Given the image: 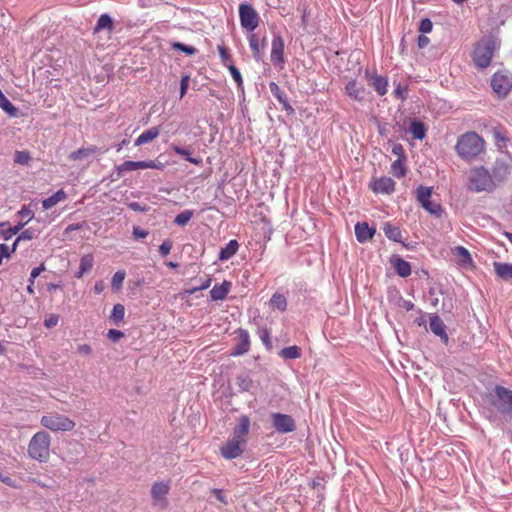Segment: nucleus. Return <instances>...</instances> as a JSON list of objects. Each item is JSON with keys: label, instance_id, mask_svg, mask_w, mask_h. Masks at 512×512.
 I'll use <instances>...</instances> for the list:
<instances>
[{"label": "nucleus", "instance_id": "nucleus-1", "mask_svg": "<svg viewBox=\"0 0 512 512\" xmlns=\"http://www.w3.org/2000/svg\"><path fill=\"white\" fill-rule=\"evenodd\" d=\"M484 147V140L476 132H466L458 137L455 149L461 159L470 161L480 155Z\"/></svg>", "mask_w": 512, "mask_h": 512}, {"label": "nucleus", "instance_id": "nucleus-2", "mask_svg": "<svg viewBox=\"0 0 512 512\" xmlns=\"http://www.w3.org/2000/svg\"><path fill=\"white\" fill-rule=\"evenodd\" d=\"M51 437L46 431L36 432L28 443L29 457L40 463H46L50 458Z\"/></svg>", "mask_w": 512, "mask_h": 512}, {"label": "nucleus", "instance_id": "nucleus-3", "mask_svg": "<svg viewBox=\"0 0 512 512\" xmlns=\"http://www.w3.org/2000/svg\"><path fill=\"white\" fill-rule=\"evenodd\" d=\"M468 190L473 192H492L496 185L491 177V173L484 166L474 167L470 170L468 176Z\"/></svg>", "mask_w": 512, "mask_h": 512}, {"label": "nucleus", "instance_id": "nucleus-4", "mask_svg": "<svg viewBox=\"0 0 512 512\" xmlns=\"http://www.w3.org/2000/svg\"><path fill=\"white\" fill-rule=\"evenodd\" d=\"M498 46L497 39L491 35L482 38L473 52V61L476 67L483 69L490 65L494 52Z\"/></svg>", "mask_w": 512, "mask_h": 512}, {"label": "nucleus", "instance_id": "nucleus-5", "mask_svg": "<svg viewBox=\"0 0 512 512\" xmlns=\"http://www.w3.org/2000/svg\"><path fill=\"white\" fill-rule=\"evenodd\" d=\"M490 404L503 416L512 418V390L497 385L489 395Z\"/></svg>", "mask_w": 512, "mask_h": 512}, {"label": "nucleus", "instance_id": "nucleus-6", "mask_svg": "<svg viewBox=\"0 0 512 512\" xmlns=\"http://www.w3.org/2000/svg\"><path fill=\"white\" fill-rule=\"evenodd\" d=\"M41 425L52 432H67L75 427V422L69 417L57 412H50L41 417Z\"/></svg>", "mask_w": 512, "mask_h": 512}, {"label": "nucleus", "instance_id": "nucleus-7", "mask_svg": "<svg viewBox=\"0 0 512 512\" xmlns=\"http://www.w3.org/2000/svg\"><path fill=\"white\" fill-rule=\"evenodd\" d=\"M432 188L420 186L416 191L417 200L421 206L430 214L440 217L442 214V207L439 203L431 201Z\"/></svg>", "mask_w": 512, "mask_h": 512}, {"label": "nucleus", "instance_id": "nucleus-8", "mask_svg": "<svg viewBox=\"0 0 512 512\" xmlns=\"http://www.w3.org/2000/svg\"><path fill=\"white\" fill-rule=\"evenodd\" d=\"M239 16L241 26L246 30L253 32L258 27L259 15L250 4H240Z\"/></svg>", "mask_w": 512, "mask_h": 512}, {"label": "nucleus", "instance_id": "nucleus-9", "mask_svg": "<svg viewBox=\"0 0 512 512\" xmlns=\"http://www.w3.org/2000/svg\"><path fill=\"white\" fill-rule=\"evenodd\" d=\"M511 169V159L508 157L497 158L492 166L491 177L494 180L496 187L504 182Z\"/></svg>", "mask_w": 512, "mask_h": 512}, {"label": "nucleus", "instance_id": "nucleus-10", "mask_svg": "<svg viewBox=\"0 0 512 512\" xmlns=\"http://www.w3.org/2000/svg\"><path fill=\"white\" fill-rule=\"evenodd\" d=\"M491 87L499 98H505L512 88V77L508 74L497 72L491 79Z\"/></svg>", "mask_w": 512, "mask_h": 512}, {"label": "nucleus", "instance_id": "nucleus-11", "mask_svg": "<svg viewBox=\"0 0 512 512\" xmlns=\"http://www.w3.org/2000/svg\"><path fill=\"white\" fill-rule=\"evenodd\" d=\"M272 425L274 429L281 434L293 432L296 429L295 420L288 414L271 413Z\"/></svg>", "mask_w": 512, "mask_h": 512}, {"label": "nucleus", "instance_id": "nucleus-12", "mask_svg": "<svg viewBox=\"0 0 512 512\" xmlns=\"http://www.w3.org/2000/svg\"><path fill=\"white\" fill-rule=\"evenodd\" d=\"M284 39L281 35L275 34L271 43L270 60L275 67L283 68L285 64L284 57Z\"/></svg>", "mask_w": 512, "mask_h": 512}, {"label": "nucleus", "instance_id": "nucleus-13", "mask_svg": "<svg viewBox=\"0 0 512 512\" xmlns=\"http://www.w3.org/2000/svg\"><path fill=\"white\" fill-rule=\"evenodd\" d=\"M244 446V443L231 438L221 446L220 453L225 459L232 460L239 457L243 453Z\"/></svg>", "mask_w": 512, "mask_h": 512}, {"label": "nucleus", "instance_id": "nucleus-14", "mask_svg": "<svg viewBox=\"0 0 512 512\" xmlns=\"http://www.w3.org/2000/svg\"><path fill=\"white\" fill-rule=\"evenodd\" d=\"M169 489L170 487L168 483L156 482L153 484L151 488V496L155 505H159L163 508L167 506L166 495L168 494Z\"/></svg>", "mask_w": 512, "mask_h": 512}, {"label": "nucleus", "instance_id": "nucleus-15", "mask_svg": "<svg viewBox=\"0 0 512 512\" xmlns=\"http://www.w3.org/2000/svg\"><path fill=\"white\" fill-rule=\"evenodd\" d=\"M250 424L251 423L249 417L247 415H241L238 419V424L233 429L232 438L246 444V436L249 433Z\"/></svg>", "mask_w": 512, "mask_h": 512}, {"label": "nucleus", "instance_id": "nucleus-16", "mask_svg": "<svg viewBox=\"0 0 512 512\" xmlns=\"http://www.w3.org/2000/svg\"><path fill=\"white\" fill-rule=\"evenodd\" d=\"M370 188L375 193L390 194L395 189V182L390 177H380L370 183Z\"/></svg>", "mask_w": 512, "mask_h": 512}, {"label": "nucleus", "instance_id": "nucleus-17", "mask_svg": "<svg viewBox=\"0 0 512 512\" xmlns=\"http://www.w3.org/2000/svg\"><path fill=\"white\" fill-rule=\"evenodd\" d=\"M249 46L252 51L253 58L260 62L264 55V49L266 46V37L260 39L257 34L252 33L249 36Z\"/></svg>", "mask_w": 512, "mask_h": 512}, {"label": "nucleus", "instance_id": "nucleus-18", "mask_svg": "<svg viewBox=\"0 0 512 512\" xmlns=\"http://www.w3.org/2000/svg\"><path fill=\"white\" fill-rule=\"evenodd\" d=\"M238 342L234 346L231 355L240 356L247 353L250 349V336L247 330L238 329Z\"/></svg>", "mask_w": 512, "mask_h": 512}, {"label": "nucleus", "instance_id": "nucleus-19", "mask_svg": "<svg viewBox=\"0 0 512 512\" xmlns=\"http://www.w3.org/2000/svg\"><path fill=\"white\" fill-rule=\"evenodd\" d=\"M429 326L430 330L436 336H439L441 341L447 345L449 342V337L448 334L446 333V325L444 324L443 320L438 315L433 314L430 317Z\"/></svg>", "mask_w": 512, "mask_h": 512}, {"label": "nucleus", "instance_id": "nucleus-20", "mask_svg": "<svg viewBox=\"0 0 512 512\" xmlns=\"http://www.w3.org/2000/svg\"><path fill=\"white\" fill-rule=\"evenodd\" d=\"M375 233L376 229L369 227L366 222H358L355 225V236L357 241L360 243H365L372 239Z\"/></svg>", "mask_w": 512, "mask_h": 512}, {"label": "nucleus", "instance_id": "nucleus-21", "mask_svg": "<svg viewBox=\"0 0 512 512\" xmlns=\"http://www.w3.org/2000/svg\"><path fill=\"white\" fill-rule=\"evenodd\" d=\"M346 94L355 101L364 100L365 89L362 85L358 84L355 80L349 81L345 86Z\"/></svg>", "mask_w": 512, "mask_h": 512}, {"label": "nucleus", "instance_id": "nucleus-22", "mask_svg": "<svg viewBox=\"0 0 512 512\" xmlns=\"http://www.w3.org/2000/svg\"><path fill=\"white\" fill-rule=\"evenodd\" d=\"M391 263L399 276L405 278L411 274V265L403 258L396 256L392 258Z\"/></svg>", "mask_w": 512, "mask_h": 512}, {"label": "nucleus", "instance_id": "nucleus-23", "mask_svg": "<svg viewBox=\"0 0 512 512\" xmlns=\"http://www.w3.org/2000/svg\"><path fill=\"white\" fill-rule=\"evenodd\" d=\"M231 285V282L226 280L220 285H215L210 291L212 300H224L231 289Z\"/></svg>", "mask_w": 512, "mask_h": 512}, {"label": "nucleus", "instance_id": "nucleus-24", "mask_svg": "<svg viewBox=\"0 0 512 512\" xmlns=\"http://www.w3.org/2000/svg\"><path fill=\"white\" fill-rule=\"evenodd\" d=\"M494 270L496 275L507 281L512 279V264L511 263H503V262H494L493 263Z\"/></svg>", "mask_w": 512, "mask_h": 512}, {"label": "nucleus", "instance_id": "nucleus-25", "mask_svg": "<svg viewBox=\"0 0 512 512\" xmlns=\"http://www.w3.org/2000/svg\"><path fill=\"white\" fill-rule=\"evenodd\" d=\"M160 133V129L158 127H152L148 130H145L136 140L135 146H141L146 143H149L156 139Z\"/></svg>", "mask_w": 512, "mask_h": 512}, {"label": "nucleus", "instance_id": "nucleus-26", "mask_svg": "<svg viewBox=\"0 0 512 512\" xmlns=\"http://www.w3.org/2000/svg\"><path fill=\"white\" fill-rule=\"evenodd\" d=\"M385 236L394 242H402V233L398 226L386 222L383 226Z\"/></svg>", "mask_w": 512, "mask_h": 512}, {"label": "nucleus", "instance_id": "nucleus-27", "mask_svg": "<svg viewBox=\"0 0 512 512\" xmlns=\"http://www.w3.org/2000/svg\"><path fill=\"white\" fill-rule=\"evenodd\" d=\"M369 85L372 86L379 95L383 96L387 92L388 81L385 77L374 75L370 78Z\"/></svg>", "mask_w": 512, "mask_h": 512}, {"label": "nucleus", "instance_id": "nucleus-28", "mask_svg": "<svg viewBox=\"0 0 512 512\" xmlns=\"http://www.w3.org/2000/svg\"><path fill=\"white\" fill-rule=\"evenodd\" d=\"M239 244L236 240H230L224 248L220 250L219 259L228 260L232 258L238 251Z\"/></svg>", "mask_w": 512, "mask_h": 512}, {"label": "nucleus", "instance_id": "nucleus-29", "mask_svg": "<svg viewBox=\"0 0 512 512\" xmlns=\"http://www.w3.org/2000/svg\"><path fill=\"white\" fill-rule=\"evenodd\" d=\"M66 197H67L66 193L62 189H60L57 192H55L53 195H51L50 197L44 199L42 201V206L46 210L51 209L56 204H58L60 201L65 200Z\"/></svg>", "mask_w": 512, "mask_h": 512}, {"label": "nucleus", "instance_id": "nucleus-30", "mask_svg": "<svg viewBox=\"0 0 512 512\" xmlns=\"http://www.w3.org/2000/svg\"><path fill=\"white\" fill-rule=\"evenodd\" d=\"M171 149L178 155L184 156L187 161L194 165H201L202 159L200 157H191V150L189 148H183L178 145H172Z\"/></svg>", "mask_w": 512, "mask_h": 512}, {"label": "nucleus", "instance_id": "nucleus-31", "mask_svg": "<svg viewBox=\"0 0 512 512\" xmlns=\"http://www.w3.org/2000/svg\"><path fill=\"white\" fill-rule=\"evenodd\" d=\"M114 28L113 20L108 14H102L97 20L96 26L94 27V33L101 30H108L111 32Z\"/></svg>", "mask_w": 512, "mask_h": 512}, {"label": "nucleus", "instance_id": "nucleus-32", "mask_svg": "<svg viewBox=\"0 0 512 512\" xmlns=\"http://www.w3.org/2000/svg\"><path fill=\"white\" fill-rule=\"evenodd\" d=\"M236 384L240 392H248L253 387V380L248 373H241L236 378Z\"/></svg>", "mask_w": 512, "mask_h": 512}, {"label": "nucleus", "instance_id": "nucleus-33", "mask_svg": "<svg viewBox=\"0 0 512 512\" xmlns=\"http://www.w3.org/2000/svg\"><path fill=\"white\" fill-rule=\"evenodd\" d=\"M26 223H19L14 227L5 228L6 223H0V236L5 240L11 239L14 235L18 234Z\"/></svg>", "mask_w": 512, "mask_h": 512}, {"label": "nucleus", "instance_id": "nucleus-34", "mask_svg": "<svg viewBox=\"0 0 512 512\" xmlns=\"http://www.w3.org/2000/svg\"><path fill=\"white\" fill-rule=\"evenodd\" d=\"M94 264V258L91 254L84 255L80 260L79 271L76 273L77 278H81L84 273L90 271Z\"/></svg>", "mask_w": 512, "mask_h": 512}, {"label": "nucleus", "instance_id": "nucleus-35", "mask_svg": "<svg viewBox=\"0 0 512 512\" xmlns=\"http://www.w3.org/2000/svg\"><path fill=\"white\" fill-rule=\"evenodd\" d=\"M410 132L415 139L422 140L425 138L426 128L422 122L414 120L411 122Z\"/></svg>", "mask_w": 512, "mask_h": 512}, {"label": "nucleus", "instance_id": "nucleus-36", "mask_svg": "<svg viewBox=\"0 0 512 512\" xmlns=\"http://www.w3.org/2000/svg\"><path fill=\"white\" fill-rule=\"evenodd\" d=\"M279 355L286 360L297 359L301 357V349L296 345L285 347L279 352Z\"/></svg>", "mask_w": 512, "mask_h": 512}, {"label": "nucleus", "instance_id": "nucleus-37", "mask_svg": "<svg viewBox=\"0 0 512 512\" xmlns=\"http://www.w3.org/2000/svg\"><path fill=\"white\" fill-rule=\"evenodd\" d=\"M270 304L280 311H285L287 308V299L283 294L276 292L272 295Z\"/></svg>", "mask_w": 512, "mask_h": 512}, {"label": "nucleus", "instance_id": "nucleus-38", "mask_svg": "<svg viewBox=\"0 0 512 512\" xmlns=\"http://www.w3.org/2000/svg\"><path fill=\"white\" fill-rule=\"evenodd\" d=\"M124 315H125V307L122 304L118 303V304L114 305V307L112 309V312H111V315H110V319L115 324H118L121 321H123Z\"/></svg>", "mask_w": 512, "mask_h": 512}, {"label": "nucleus", "instance_id": "nucleus-39", "mask_svg": "<svg viewBox=\"0 0 512 512\" xmlns=\"http://www.w3.org/2000/svg\"><path fill=\"white\" fill-rule=\"evenodd\" d=\"M125 276L126 272L124 270H119L113 275L111 280V287L113 290L118 291L122 288Z\"/></svg>", "mask_w": 512, "mask_h": 512}, {"label": "nucleus", "instance_id": "nucleus-40", "mask_svg": "<svg viewBox=\"0 0 512 512\" xmlns=\"http://www.w3.org/2000/svg\"><path fill=\"white\" fill-rule=\"evenodd\" d=\"M391 172L397 178H401L405 175L406 169L404 166V162L400 158L392 163Z\"/></svg>", "mask_w": 512, "mask_h": 512}, {"label": "nucleus", "instance_id": "nucleus-41", "mask_svg": "<svg viewBox=\"0 0 512 512\" xmlns=\"http://www.w3.org/2000/svg\"><path fill=\"white\" fill-rule=\"evenodd\" d=\"M192 217V210H184L175 217L174 223L179 226H185L191 220Z\"/></svg>", "mask_w": 512, "mask_h": 512}, {"label": "nucleus", "instance_id": "nucleus-42", "mask_svg": "<svg viewBox=\"0 0 512 512\" xmlns=\"http://www.w3.org/2000/svg\"><path fill=\"white\" fill-rule=\"evenodd\" d=\"M269 90L271 94L279 101V102H285V99L287 98V95L285 92L281 90V88L275 83L271 82L269 83Z\"/></svg>", "mask_w": 512, "mask_h": 512}, {"label": "nucleus", "instance_id": "nucleus-43", "mask_svg": "<svg viewBox=\"0 0 512 512\" xmlns=\"http://www.w3.org/2000/svg\"><path fill=\"white\" fill-rule=\"evenodd\" d=\"M171 47L174 50L181 51V52L185 53L186 55H194L197 52V49L195 47L185 45L181 42H173L171 44Z\"/></svg>", "mask_w": 512, "mask_h": 512}, {"label": "nucleus", "instance_id": "nucleus-44", "mask_svg": "<svg viewBox=\"0 0 512 512\" xmlns=\"http://www.w3.org/2000/svg\"><path fill=\"white\" fill-rule=\"evenodd\" d=\"M94 151H95V148H88V149L81 148V149H78V150L72 152L70 155V158L72 160H80L84 157L89 156Z\"/></svg>", "mask_w": 512, "mask_h": 512}, {"label": "nucleus", "instance_id": "nucleus-45", "mask_svg": "<svg viewBox=\"0 0 512 512\" xmlns=\"http://www.w3.org/2000/svg\"><path fill=\"white\" fill-rule=\"evenodd\" d=\"M455 253L457 256L460 257V259L463 263H469L472 261L469 251L466 248H464L463 246H457L455 248Z\"/></svg>", "mask_w": 512, "mask_h": 512}, {"label": "nucleus", "instance_id": "nucleus-46", "mask_svg": "<svg viewBox=\"0 0 512 512\" xmlns=\"http://www.w3.org/2000/svg\"><path fill=\"white\" fill-rule=\"evenodd\" d=\"M31 157L29 152L27 151H17L15 153L14 161L21 165H27L30 161Z\"/></svg>", "mask_w": 512, "mask_h": 512}, {"label": "nucleus", "instance_id": "nucleus-47", "mask_svg": "<svg viewBox=\"0 0 512 512\" xmlns=\"http://www.w3.org/2000/svg\"><path fill=\"white\" fill-rule=\"evenodd\" d=\"M132 170H136L135 161H125L117 167V171L119 174Z\"/></svg>", "mask_w": 512, "mask_h": 512}, {"label": "nucleus", "instance_id": "nucleus-48", "mask_svg": "<svg viewBox=\"0 0 512 512\" xmlns=\"http://www.w3.org/2000/svg\"><path fill=\"white\" fill-rule=\"evenodd\" d=\"M35 237V231L33 229H26L22 231L19 236L16 238V243H19L22 240H32Z\"/></svg>", "mask_w": 512, "mask_h": 512}, {"label": "nucleus", "instance_id": "nucleus-49", "mask_svg": "<svg viewBox=\"0 0 512 512\" xmlns=\"http://www.w3.org/2000/svg\"><path fill=\"white\" fill-rule=\"evenodd\" d=\"M229 71L231 73L232 78L237 83V85L239 87L242 86L243 80H242L240 71L234 65L229 66Z\"/></svg>", "mask_w": 512, "mask_h": 512}, {"label": "nucleus", "instance_id": "nucleus-50", "mask_svg": "<svg viewBox=\"0 0 512 512\" xmlns=\"http://www.w3.org/2000/svg\"><path fill=\"white\" fill-rule=\"evenodd\" d=\"M260 339L264 343V345L267 347V349L272 348V342L270 340V332L267 329H261L260 332Z\"/></svg>", "mask_w": 512, "mask_h": 512}, {"label": "nucleus", "instance_id": "nucleus-51", "mask_svg": "<svg viewBox=\"0 0 512 512\" xmlns=\"http://www.w3.org/2000/svg\"><path fill=\"white\" fill-rule=\"evenodd\" d=\"M172 248V242L170 240H164L162 244L159 246V252L163 257L169 255Z\"/></svg>", "mask_w": 512, "mask_h": 512}, {"label": "nucleus", "instance_id": "nucleus-52", "mask_svg": "<svg viewBox=\"0 0 512 512\" xmlns=\"http://www.w3.org/2000/svg\"><path fill=\"white\" fill-rule=\"evenodd\" d=\"M59 322V316L57 314H50L44 320V325L47 328L56 326Z\"/></svg>", "mask_w": 512, "mask_h": 512}, {"label": "nucleus", "instance_id": "nucleus-53", "mask_svg": "<svg viewBox=\"0 0 512 512\" xmlns=\"http://www.w3.org/2000/svg\"><path fill=\"white\" fill-rule=\"evenodd\" d=\"M433 24L429 18H424L420 22L419 31L422 33L431 32Z\"/></svg>", "mask_w": 512, "mask_h": 512}, {"label": "nucleus", "instance_id": "nucleus-54", "mask_svg": "<svg viewBox=\"0 0 512 512\" xmlns=\"http://www.w3.org/2000/svg\"><path fill=\"white\" fill-rule=\"evenodd\" d=\"M190 77L189 75H183L180 81V98H183L187 92Z\"/></svg>", "mask_w": 512, "mask_h": 512}, {"label": "nucleus", "instance_id": "nucleus-55", "mask_svg": "<svg viewBox=\"0 0 512 512\" xmlns=\"http://www.w3.org/2000/svg\"><path fill=\"white\" fill-rule=\"evenodd\" d=\"M123 336L124 333L116 329H110L107 333V337L113 342L119 341Z\"/></svg>", "mask_w": 512, "mask_h": 512}, {"label": "nucleus", "instance_id": "nucleus-56", "mask_svg": "<svg viewBox=\"0 0 512 512\" xmlns=\"http://www.w3.org/2000/svg\"><path fill=\"white\" fill-rule=\"evenodd\" d=\"M148 235V232L146 230L140 229L139 227L133 228V236L136 239H143L146 238Z\"/></svg>", "mask_w": 512, "mask_h": 512}, {"label": "nucleus", "instance_id": "nucleus-57", "mask_svg": "<svg viewBox=\"0 0 512 512\" xmlns=\"http://www.w3.org/2000/svg\"><path fill=\"white\" fill-rule=\"evenodd\" d=\"M77 352L81 355H90L92 348L88 344H82L77 347Z\"/></svg>", "mask_w": 512, "mask_h": 512}, {"label": "nucleus", "instance_id": "nucleus-58", "mask_svg": "<svg viewBox=\"0 0 512 512\" xmlns=\"http://www.w3.org/2000/svg\"><path fill=\"white\" fill-rule=\"evenodd\" d=\"M218 51H219V55L224 63L226 61L230 60L231 56L224 46H218Z\"/></svg>", "mask_w": 512, "mask_h": 512}, {"label": "nucleus", "instance_id": "nucleus-59", "mask_svg": "<svg viewBox=\"0 0 512 512\" xmlns=\"http://www.w3.org/2000/svg\"><path fill=\"white\" fill-rule=\"evenodd\" d=\"M212 493L215 495L216 499L219 500L224 505H227V500L225 495L223 494L222 490L220 489H213Z\"/></svg>", "mask_w": 512, "mask_h": 512}, {"label": "nucleus", "instance_id": "nucleus-60", "mask_svg": "<svg viewBox=\"0 0 512 512\" xmlns=\"http://www.w3.org/2000/svg\"><path fill=\"white\" fill-rule=\"evenodd\" d=\"M18 213L20 214L21 217L27 218L28 221L34 217V213L26 207H23Z\"/></svg>", "mask_w": 512, "mask_h": 512}, {"label": "nucleus", "instance_id": "nucleus-61", "mask_svg": "<svg viewBox=\"0 0 512 512\" xmlns=\"http://www.w3.org/2000/svg\"><path fill=\"white\" fill-rule=\"evenodd\" d=\"M417 44L419 48H425L429 44V38L421 34L418 36Z\"/></svg>", "mask_w": 512, "mask_h": 512}, {"label": "nucleus", "instance_id": "nucleus-62", "mask_svg": "<svg viewBox=\"0 0 512 512\" xmlns=\"http://www.w3.org/2000/svg\"><path fill=\"white\" fill-rule=\"evenodd\" d=\"M44 270H45V267L43 264H41L39 267L32 269L30 278L36 279L41 274V272H43Z\"/></svg>", "mask_w": 512, "mask_h": 512}, {"label": "nucleus", "instance_id": "nucleus-63", "mask_svg": "<svg viewBox=\"0 0 512 512\" xmlns=\"http://www.w3.org/2000/svg\"><path fill=\"white\" fill-rule=\"evenodd\" d=\"M8 246L6 244H0V264L4 257H9Z\"/></svg>", "mask_w": 512, "mask_h": 512}, {"label": "nucleus", "instance_id": "nucleus-64", "mask_svg": "<svg viewBox=\"0 0 512 512\" xmlns=\"http://www.w3.org/2000/svg\"><path fill=\"white\" fill-rule=\"evenodd\" d=\"M129 208L131 210H133V211H136V212H143V211H145V207H143L138 202H131V203H129Z\"/></svg>", "mask_w": 512, "mask_h": 512}]
</instances>
